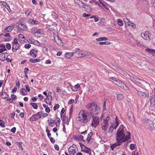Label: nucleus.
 <instances>
[{
	"mask_svg": "<svg viewBox=\"0 0 155 155\" xmlns=\"http://www.w3.org/2000/svg\"><path fill=\"white\" fill-rule=\"evenodd\" d=\"M124 127L123 125H121L117 133L116 139L117 143H122L130 138V133L127 132V134L124 133Z\"/></svg>",
	"mask_w": 155,
	"mask_h": 155,
	"instance_id": "obj_1",
	"label": "nucleus"
},
{
	"mask_svg": "<svg viewBox=\"0 0 155 155\" xmlns=\"http://www.w3.org/2000/svg\"><path fill=\"white\" fill-rule=\"evenodd\" d=\"M88 107L91 108V116L98 115L100 113V108L95 103H93L88 105Z\"/></svg>",
	"mask_w": 155,
	"mask_h": 155,
	"instance_id": "obj_2",
	"label": "nucleus"
},
{
	"mask_svg": "<svg viewBox=\"0 0 155 155\" xmlns=\"http://www.w3.org/2000/svg\"><path fill=\"white\" fill-rule=\"evenodd\" d=\"M76 120L82 123H86L87 122V115L84 112V110L81 111L80 112L78 117L76 118Z\"/></svg>",
	"mask_w": 155,
	"mask_h": 155,
	"instance_id": "obj_3",
	"label": "nucleus"
},
{
	"mask_svg": "<svg viewBox=\"0 0 155 155\" xmlns=\"http://www.w3.org/2000/svg\"><path fill=\"white\" fill-rule=\"evenodd\" d=\"M92 120L91 125L92 127L95 128L99 124V118L97 115L92 116Z\"/></svg>",
	"mask_w": 155,
	"mask_h": 155,
	"instance_id": "obj_4",
	"label": "nucleus"
},
{
	"mask_svg": "<svg viewBox=\"0 0 155 155\" xmlns=\"http://www.w3.org/2000/svg\"><path fill=\"white\" fill-rule=\"evenodd\" d=\"M76 53L78 54V57H83L86 56H89L90 57L92 56V54L89 51H82L78 52L77 51Z\"/></svg>",
	"mask_w": 155,
	"mask_h": 155,
	"instance_id": "obj_5",
	"label": "nucleus"
},
{
	"mask_svg": "<svg viewBox=\"0 0 155 155\" xmlns=\"http://www.w3.org/2000/svg\"><path fill=\"white\" fill-rule=\"evenodd\" d=\"M12 50L13 52L16 51L19 48L20 45L18 43L17 38H14L13 41L12 42Z\"/></svg>",
	"mask_w": 155,
	"mask_h": 155,
	"instance_id": "obj_6",
	"label": "nucleus"
},
{
	"mask_svg": "<svg viewBox=\"0 0 155 155\" xmlns=\"http://www.w3.org/2000/svg\"><path fill=\"white\" fill-rule=\"evenodd\" d=\"M137 94L142 98H149V94L148 92H143L137 90Z\"/></svg>",
	"mask_w": 155,
	"mask_h": 155,
	"instance_id": "obj_7",
	"label": "nucleus"
},
{
	"mask_svg": "<svg viewBox=\"0 0 155 155\" xmlns=\"http://www.w3.org/2000/svg\"><path fill=\"white\" fill-rule=\"evenodd\" d=\"M120 124V120L117 116H116L115 121H114L110 126L116 129Z\"/></svg>",
	"mask_w": 155,
	"mask_h": 155,
	"instance_id": "obj_8",
	"label": "nucleus"
},
{
	"mask_svg": "<svg viewBox=\"0 0 155 155\" xmlns=\"http://www.w3.org/2000/svg\"><path fill=\"white\" fill-rule=\"evenodd\" d=\"M16 25L17 27L21 30H25L27 28L26 27L24 24L21 23L20 20L18 21Z\"/></svg>",
	"mask_w": 155,
	"mask_h": 155,
	"instance_id": "obj_9",
	"label": "nucleus"
},
{
	"mask_svg": "<svg viewBox=\"0 0 155 155\" xmlns=\"http://www.w3.org/2000/svg\"><path fill=\"white\" fill-rule=\"evenodd\" d=\"M76 147V146L75 145H73L69 147L68 149V151L70 155H74L76 152V150L74 148H75Z\"/></svg>",
	"mask_w": 155,
	"mask_h": 155,
	"instance_id": "obj_10",
	"label": "nucleus"
},
{
	"mask_svg": "<svg viewBox=\"0 0 155 155\" xmlns=\"http://www.w3.org/2000/svg\"><path fill=\"white\" fill-rule=\"evenodd\" d=\"M149 32L148 31H146L144 33H142L141 34V36L144 39L148 40L150 39L149 36Z\"/></svg>",
	"mask_w": 155,
	"mask_h": 155,
	"instance_id": "obj_11",
	"label": "nucleus"
},
{
	"mask_svg": "<svg viewBox=\"0 0 155 155\" xmlns=\"http://www.w3.org/2000/svg\"><path fill=\"white\" fill-rule=\"evenodd\" d=\"M101 125L102 129L105 132L107 131V128L109 126L108 123L106 121H103V122L101 123Z\"/></svg>",
	"mask_w": 155,
	"mask_h": 155,
	"instance_id": "obj_12",
	"label": "nucleus"
},
{
	"mask_svg": "<svg viewBox=\"0 0 155 155\" xmlns=\"http://www.w3.org/2000/svg\"><path fill=\"white\" fill-rule=\"evenodd\" d=\"M45 103L48 104L51 106L52 102V97L51 96L50 97L47 96L44 100Z\"/></svg>",
	"mask_w": 155,
	"mask_h": 155,
	"instance_id": "obj_13",
	"label": "nucleus"
},
{
	"mask_svg": "<svg viewBox=\"0 0 155 155\" xmlns=\"http://www.w3.org/2000/svg\"><path fill=\"white\" fill-rule=\"evenodd\" d=\"M109 80L116 85L120 81V80L114 77H112L109 78Z\"/></svg>",
	"mask_w": 155,
	"mask_h": 155,
	"instance_id": "obj_14",
	"label": "nucleus"
},
{
	"mask_svg": "<svg viewBox=\"0 0 155 155\" xmlns=\"http://www.w3.org/2000/svg\"><path fill=\"white\" fill-rule=\"evenodd\" d=\"M71 89L72 91H79L80 90L81 87L79 84H78L74 85V87L71 85Z\"/></svg>",
	"mask_w": 155,
	"mask_h": 155,
	"instance_id": "obj_15",
	"label": "nucleus"
},
{
	"mask_svg": "<svg viewBox=\"0 0 155 155\" xmlns=\"http://www.w3.org/2000/svg\"><path fill=\"white\" fill-rule=\"evenodd\" d=\"M37 50L36 49H32L30 52V54L32 56L35 58L37 54Z\"/></svg>",
	"mask_w": 155,
	"mask_h": 155,
	"instance_id": "obj_16",
	"label": "nucleus"
},
{
	"mask_svg": "<svg viewBox=\"0 0 155 155\" xmlns=\"http://www.w3.org/2000/svg\"><path fill=\"white\" fill-rule=\"evenodd\" d=\"M117 85H118L120 87L124 89H126L127 88L125 84L120 80V81L118 83Z\"/></svg>",
	"mask_w": 155,
	"mask_h": 155,
	"instance_id": "obj_17",
	"label": "nucleus"
},
{
	"mask_svg": "<svg viewBox=\"0 0 155 155\" xmlns=\"http://www.w3.org/2000/svg\"><path fill=\"white\" fill-rule=\"evenodd\" d=\"M74 2L76 4L78 5L79 8L84 7V4L79 0H75Z\"/></svg>",
	"mask_w": 155,
	"mask_h": 155,
	"instance_id": "obj_18",
	"label": "nucleus"
},
{
	"mask_svg": "<svg viewBox=\"0 0 155 155\" xmlns=\"http://www.w3.org/2000/svg\"><path fill=\"white\" fill-rule=\"evenodd\" d=\"M127 117L129 120L133 122L134 120V118L133 114L131 112H128L127 114Z\"/></svg>",
	"mask_w": 155,
	"mask_h": 155,
	"instance_id": "obj_19",
	"label": "nucleus"
},
{
	"mask_svg": "<svg viewBox=\"0 0 155 155\" xmlns=\"http://www.w3.org/2000/svg\"><path fill=\"white\" fill-rule=\"evenodd\" d=\"M28 21L29 24L34 25L38 24V23L37 21L31 19V18L28 19Z\"/></svg>",
	"mask_w": 155,
	"mask_h": 155,
	"instance_id": "obj_20",
	"label": "nucleus"
},
{
	"mask_svg": "<svg viewBox=\"0 0 155 155\" xmlns=\"http://www.w3.org/2000/svg\"><path fill=\"white\" fill-rule=\"evenodd\" d=\"M43 34V31L41 29L37 30L34 33V35L36 36H38L41 34Z\"/></svg>",
	"mask_w": 155,
	"mask_h": 155,
	"instance_id": "obj_21",
	"label": "nucleus"
},
{
	"mask_svg": "<svg viewBox=\"0 0 155 155\" xmlns=\"http://www.w3.org/2000/svg\"><path fill=\"white\" fill-rule=\"evenodd\" d=\"M93 135V132H91L88 134L87 135V137L86 139V140L88 142H89L90 141Z\"/></svg>",
	"mask_w": 155,
	"mask_h": 155,
	"instance_id": "obj_22",
	"label": "nucleus"
},
{
	"mask_svg": "<svg viewBox=\"0 0 155 155\" xmlns=\"http://www.w3.org/2000/svg\"><path fill=\"white\" fill-rule=\"evenodd\" d=\"M47 122L49 124V125L51 127H53L54 125V120L52 119H50L47 120Z\"/></svg>",
	"mask_w": 155,
	"mask_h": 155,
	"instance_id": "obj_23",
	"label": "nucleus"
},
{
	"mask_svg": "<svg viewBox=\"0 0 155 155\" xmlns=\"http://www.w3.org/2000/svg\"><path fill=\"white\" fill-rule=\"evenodd\" d=\"M57 39L54 38V40L55 42L58 45H62V41L59 39L58 37H56Z\"/></svg>",
	"mask_w": 155,
	"mask_h": 155,
	"instance_id": "obj_24",
	"label": "nucleus"
},
{
	"mask_svg": "<svg viewBox=\"0 0 155 155\" xmlns=\"http://www.w3.org/2000/svg\"><path fill=\"white\" fill-rule=\"evenodd\" d=\"M19 40L20 42L22 41H23L25 39V37L22 34H19L18 35Z\"/></svg>",
	"mask_w": 155,
	"mask_h": 155,
	"instance_id": "obj_25",
	"label": "nucleus"
},
{
	"mask_svg": "<svg viewBox=\"0 0 155 155\" xmlns=\"http://www.w3.org/2000/svg\"><path fill=\"white\" fill-rule=\"evenodd\" d=\"M61 118L62 120H63L64 123L65 124L66 123L68 120V118L64 116H62V115L61 114Z\"/></svg>",
	"mask_w": 155,
	"mask_h": 155,
	"instance_id": "obj_26",
	"label": "nucleus"
},
{
	"mask_svg": "<svg viewBox=\"0 0 155 155\" xmlns=\"http://www.w3.org/2000/svg\"><path fill=\"white\" fill-rule=\"evenodd\" d=\"M73 53L71 52L66 53L65 55V57L67 58H69L73 56Z\"/></svg>",
	"mask_w": 155,
	"mask_h": 155,
	"instance_id": "obj_27",
	"label": "nucleus"
},
{
	"mask_svg": "<svg viewBox=\"0 0 155 155\" xmlns=\"http://www.w3.org/2000/svg\"><path fill=\"white\" fill-rule=\"evenodd\" d=\"M20 92L23 95H26L27 94V92L26 90L24 88H21L20 89Z\"/></svg>",
	"mask_w": 155,
	"mask_h": 155,
	"instance_id": "obj_28",
	"label": "nucleus"
},
{
	"mask_svg": "<svg viewBox=\"0 0 155 155\" xmlns=\"http://www.w3.org/2000/svg\"><path fill=\"white\" fill-rule=\"evenodd\" d=\"M124 97V95L122 94H117V97L118 100H121L123 99Z\"/></svg>",
	"mask_w": 155,
	"mask_h": 155,
	"instance_id": "obj_29",
	"label": "nucleus"
},
{
	"mask_svg": "<svg viewBox=\"0 0 155 155\" xmlns=\"http://www.w3.org/2000/svg\"><path fill=\"white\" fill-rule=\"evenodd\" d=\"M79 144L81 148V151L84 152V151L85 150H86L87 148V147L85 146L84 144L82 143H80Z\"/></svg>",
	"mask_w": 155,
	"mask_h": 155,
	"instance_id": "obj_30",
	"label": "nucleus"
},
{
	"mask_svg": "<svg viewBox=\"0 0 155 155\" xmlns=\"http://www.w3.org/2000/svg\"><path fill=\"white\" fill-rule=\"evenodd\" d=\"M121 143H114L112 144L111 146V147H110L111 148V149L112 150H114V148L115 147H117V146H119V145H120L121 144Z\"/></svg>",
	"mask_w": 155,
	"mask_h": 155,
	"instance_id": "obj_31",
	"label": "nucleus"
},
{
	"mask_svg": "<svg viewBox=\"0 0 155 155\" xmlns=\"http://www.w3.org/2000/svg\"><path fill=\"white\" fill-rule=\"evenodd\" d=\"M107 38L105 37H103L97 38L96 40L97 41H107Z\"/></svg>",
	"mask_w": 155,
	"mask_h": 155,
	"instance_id": "obj_32",
	"label": "nucleus"
},
{
	"mask_svg": "<svg viewBox=\"0 0 155 155\" xmlns=\"http://www.w3.org/2000/svg\"><path fill=\"white\" fill-rule=\"evenodd\" d=\"M8 95L5 92H3L2 94L1 97L3 98L6 99L8 97Z\"/></svg>",
	"mask_w": 155,
	"mask_h": 155,
	"instance_id": "obj_33",
	"label": "nucleus"
},
{
	"mask_svg": "<svg viewBox=\"0 0 155 155\" xmlns=\"http://www.w3.org/2000/svg\"><path fill=\"white\" fill-rule=\"evenodd\" d=\"M40 60L39 59H33L32 58H30L29 59V61L30 62H32V63H35L37 62H40Z\"/></svg>",
	"mask_w": 155,
	"mask_h": 155,
	"instance_id": "obj_34",
	"label": "nucleus"
},
{
	"mask_svg": "<svg viewBox=\"0 0 155 155\" xmlns=\"http://www.w3.org/2000/svg\"><path fill=\"white\" fill-rule=\"evenodd\" d=\"M84 7H83L85 9L86 11L87 12L90 11L91 10V8L90 6L87 5H84Z\"/></svg>",
	"mask_w": 155,
	"mask_h": 155,
	"instance_id": "obj_35",
	"label": "nucleus"
},
{
	"mask_svg": "<svg viewBox=\"0 0 155 155\" xmlns=\"http://www.w3.org/2000/svg\"><path fill=\"white\" fill-rule=\"evenodd\" d=\"M35 115L36 117V118H37V119H40L41 117V114L40 112H38L36 114H35Z\"/></svg>",
	"mask_w": 155,
	"mask_h": 155,
	"instance_id": "obj_36",
	"label": "nucleus"
},
{
	"mask_svg": "<svg viewBox=\"0 0 155 155\" xmlns=\"http://www.w3.org/2000/svg\"><path fill=\"white\" fill-rule=\"evenodd\" d=\"M30 104L31 106L34 109H37L38 107L36 103H30Z\"/></svg>",
	"mask_w": 155,
	"mask_h": 155,
	"instance_id": "obj_37",
	"label": "nucleus"
},
{
	"mask_svg": "<svg viewBox=\"0 0 155 155\" xmlns=\"http://www.w3.org/2000/svg\"><path fill=\"white\" fill-rule=\"evenodd\" d=\"M13 29V27L12 26H9L6 28L5 30L7 32H10Z\"/></svg>",
	"mask_w": 155,
	"mask_h": 155,
	"instance_id": "obj_38",
	"label": "nucleus"
},
{
	"mask_svg": "<svg viewBox=\"0 0 155 155\" xmlns=\"http://www.w3.org/2000/svg\"><path fill=\"white\" fill-rule=\"evenodd\" d=\"M84 152L85 153L88 154L89 155H91V152L90 148H87L84 151Z\"/></svg>",
	"mask_w": 155,
	"mask_h": 155,
	"instance_id": "obj_39",
	"label": "nucleus"
},
{
	"mask_svg": "<svg viewBox=\"0 0 155 155\" xmlns=\"http://www.w3.org/2000/svg\"><path fill=\"white\" fill-rule=\"evenodd\" d=\"M98 44L100 45H109L110 44V43L109 41H107L104 42H99Z\"/></svg>",
	"mask_w": 155,
	"mask_h": 155,
	"instance_id": "obj_40",
	"label": "nucleus"
},
{
	"mask_svg": "<svg viewBox=\"0 0 155 155\" xmlns=\"http://www.w3.org/2000/svg\"><path fill=\"white\" fill-rule=\"evenodd\" d=\"M117 22L118 25L120 26H122L123 25V21L120 19H117Z\"/></svg>",
	"mask_w": 155,
	"mask_h": 155,
	"instance_id": "obj_41",
	"label": "nucleus"
},
{
	"mask_svg": "<svg viewBox=\"0 0 155 155\" xmlns=\"http://www.w3.org/2000/svg\"><path fill=\"white\" fill-rule=\"evenodd\" d=\"M33 44L36 45L37 46H40V43L37 40H33Z\"/></svg>",
	"mask_w": 155,
	"mask_h": 155,
	"instance_id": "obj_42",
	"label": "nucleus"
},
{
	"mask_svg": "<svg viewBox=\"0 0 155 155\" xmlns=\"http://www.w3.org/2000/svg\"><path fill=\"white\" fill-rule=\"evenodd\" d=\"M52 15L54 18H58V15L54 12H52Z\"/></svg>",
	"mask_w": 155,
	"mask_h": 155,
	"instance_id": "obj_43",
	"label": "nucleus"
},
{
	"mask_svg": "<svg viewBox=\"0 0 155 155\" xmlns=\"http://www.w3.org/2000/svg\"><path fill=\"white\" fill-rule=\"evenodd\" d=\"M22 143L21 142H18L17 143V145L19 147V148L21 150H22L23 148L21 146Z\"/></svg>",
	"mask_w": 155,
	"mask_h": 155,
	"instance_id": "obj_44",
	"label": "nucleus"
},
{
	"mask_svg": "<svg viewBox=\"0 0 155 155\" xmlns=\"http://www.w3.org/2000/svg\"><path fill=\"white\" fill-rule=\"evenodd\" d=\"M127 25L128 26L132 27L133 28H136V25L130 22V23H128Z\"/></svg>",
	"mask_w": 155,
	"mask_h": 155,
	"instance_id": "obj_45",
	"label": "nucleus"
},
{
	"mask_svg": "<svg viewBox=\"0 0 155 155\" xmlns=\"http://www.w3.org/2000/svg\"><path fill=\"white\" fill-rule=\"evenodd\" d=\"M99 2L104 7H105L106 6V5L105 4V2L103 0H99Z\"/></svg>",
	"mask_w": 155,
	"mask_h": 155,
	"instance_id": "obj_46",
	"label": "nucleus"
},
{
	"mask_svg": "<svg viewBox=\"0 0 155 155\" xmlns=\"http://www.w3.org/2000/svg\"><path fill=\"white\" fill-rule=\"evenodd\" d=\"M0 126L3 127H5L4 122L1 120H0Z\"/></svg>",
	"mask_w": 155,
	"mask_h": 155,
	"instance_id": "obj_47",
	"label": "nucleus"
},
{
	"mask_svg": "<svg viewBox=\"0 0 155 155\" xmlns=\"http://www.w3.org/2000/svg\"><path fill=\"white\" fill-rule=\"evenodd\" d=\"M150 102L151 103H155V96H152L150 99Z\"/></svg>",
	"mask_w": 155,
	"mask_h": 155,
	"instance_id": "obj_48",
	"label": "nucleus"
},
{
	"mask_svg": "<svg viewBox=\"0 0 155 155\" xmlns=\"http://www.w3.org/2000/svg\"><path fill=\"white\" fill-rule=\"evenodd\" d=\"M114 129V128L112 127H111L110 126L109 129L108 133L109 134H111L112 133Z\"/></svg>",
	"mask_w": 155,
	"mask_h": 155,
	"instance_id": "obj_49",
	"label": "nucleus"
},
{
	"mask_svg": "<svg viewBox=\"0 0 155 155\" xmlns=\"http://www.w3.org/2000/svg\"><path fill=\"white\" fill-rule=\"evenodd\" d=\"M31 120L32 121H35L37 119V118H36V117L35 114L33 115L30 118Z\"/></svg>",
	"mask_w": 155,
	"mask_h": 155,
	"instance_id": "obj_50",
	"label": "nucleus"
},
{
	"mask_svg": "<svg viewBox=\"0 0 155 155\" xmlns=\"http://www.w3.org/2000/svg\"><path fill=\"white\" fill-rule=\"evenodd\" d=\"M6 48L10 50L11 49V46L10 44L9 43H7L6 44Z\"/></svg>",
	"mask_w": 155,
	"mask_h": 155,
	"instance_id": "obj_51",
	"label": "nucleus"
},
{
	"mask_svg": "<svg viewBox=\"0 0 155 155\" xmlns=\"http://www.w3.org/2000/svg\"><path fill=\"white\" fill-rule=\"evenodd\" d=\"M135 145L134 143L131 144L130 145V148L131 150H134L135 148Z\"/></svg>",
	"mask_w": 155,
	"mask_h": 155,
	"instance_id": "obj_52",
	"label": "nucleus"
},
{
	"mask_svg": "<svg viewBox=\"0 0 155 155\" xmlns=\"http://www.w3.org/2000/svg\"><path fill=\"white\" fill-rule=\"evenodd\" d=\"M124 21L125 24H127V23H130V21L127 18H124Z\"/></svg>",
	"mask_w": 155,
	"mask_h": 155,
	"instance_id": "obj_53",
	"label": "nucleus"
},
{
	"mask_svg": "<svg viewBox=\"0 0 155 155\" xmlns=\"http://www.w3.org/2000/svg\"><path fill=\"white\" fill-rule=\"evenodd\" d=\"M11 97L12 100H15L17 99V96H16V95H15V94H12L11 95Z\"/></svg>",
	"mask_w": 155,
	"mask_h": 155,
	"instance_id": "obj_54",
	"label": "nucleus"
},
{
	"mask_svg": "<svg viewBox=\"0 0 155 155\" xmlns=\"http://www.w3.org/2000/svg\"><path fill=\"white\" fill-rule=\"evenodd\" d=\"M59 105L58 104H56L53 107V109L54 110H55L59 108Z\"/></svg>",
	"mask_w": 155,
	"mask_h": 155,
	"instance_id": "obj_55",
	"label": "nucleus"
},
{
	"mask_svg": "<svg viewBox=\"0 0 155 155\" xmlns=\"http://www.w3.org/2000/svg\"><path fill=\"white\" fill-rule=\"evenodd\" d=\"M31 47V45L28 44H26L25 45V47L26 48L28 49Z\"/></svg>",
	"mask_w": 155,
	"mask_h": 155,
	"instance_id": "obj_56",
	"label": "nucleus"
},
{
	"mask_svg": "<svg viewBox=\"0 0 155 155\" xmlns=\"http://www.w3.org/2000/svg\"><path fill=\"white\" fill-rule=\"evenodd\" d=\"M106 101H104V104H103V110H105L106 109Z\"/></svg>",
	"mask_w": 155,
	"mask_h": 155,
	"instance_id": "obj_57",
	"label": "nucleus"
},
{
	"mask_svg": "<svg viewBox=\"0 0 155 155\" xmlns=\"http://www.w3.org/2000/svg\"><path fill=\"white\" fill-rule=\"evenodd\" d=\"M41 116H42L43 117H46L48 116V114L46 113H44L42 112H41Z\"/></svg>",
	"mask_w": 155,
	"mask_h": 155,
	"instance_id": "obj_58",
	"label": "nucleus"
},
{
	"mask_svg": "<svg viewBox=\"0 0 155 155\" xmlns=\"http://www.w3.org/2000/svg\"><path fill=\"white\" fill-rule=\"evenodd\" d=\"M25 87L27 91L28 92H30V90L29 86L28 85H25Z\"/></svg>",
	"mask_w": 155,
	"mask_h": 155,
	"instance_id": "obj_59",
	"label": "nucleus"
},
{
	"mask_svg": "<svg viewBox=\"0 0 155 155\" xmlns=\"http://www.w3.org/2000/svg\"><path fill=\"white\" fill-rule=\"evenodd\" d=\"M2 56H4V57H7L8 55V53L7 52L1 54Z\"/></svg>",
	"mask_w": 155,
	"mask_h": 155,
	"instance_id": "obj_60",
	"label": "nucleus"
},
{
	"mask_svg": "<svg viewBox=\"0 0 155 155\" xmlns=\"http://www.w3.org/2000/svg\"><path fill=\"white\" fill-rule=\"evenodd\" d=\"M109 120V116H107L105 119H104V121H106L108 123Z\"/></svg>",
	"mask_w": 155,
	"mask_h": 155,
	"instance_id": "obj_61",
	"label": "nucleus"
},
{
	"mask_svg": "<svg viewBox=\"0 0 155 155\" xmlns=\"http://www.w3.org/2000/svg\"><path fill=\"white\" fill-rule=\"evenodd\" d=\"M48 50V48L47 47L45 46L43 47V50L44 52H47Z\"/></svg>",
	"mask_w": 155,
	"mask_h": 155,
	"instance_id": "obj_62",
	"label": "nucleus"
},
{
	"mask_svg": "<svg viewBox=\"0 0 155 155\" xmlns=\"http://www.w3.org/2000/svg\"><path fill=\"white\" fill-rule=\"evenodd\" d=\"M38 97L39 98L40 101H41L43 99V96L41 94L38 95Z\"/></svg>",
	"mask_w": 155,
	"mask_h": 155,
	"instance_id": "obj_63",
	"label": "nucleus"
},
{
	"mask_svg": "<svg viewBox=\"0 0 155 155\" xmlns=\"http://www.w3.org/2000/svg\"><path fill=\"white\" fill-rule=\"evenodd\" d=\"M31 12L29 10L27 11L25 13L26 15L27 16H28L30 15Z\"/></svg>",
	"mask_w": 155,
	"mask_h": 155,
	"instance_id": "obj_64",
	"label": "nucleus"
}]
</instances>
